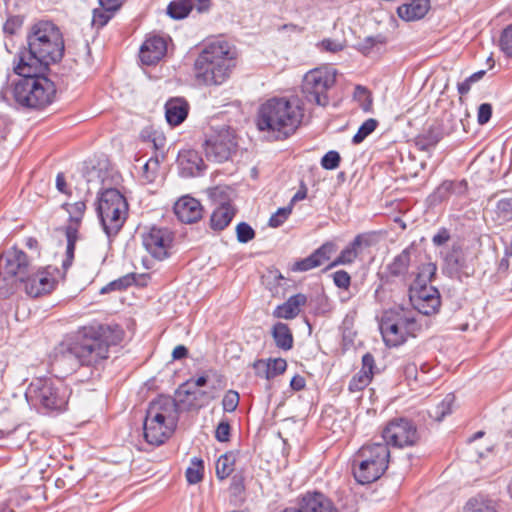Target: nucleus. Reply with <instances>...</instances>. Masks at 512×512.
Wrapping results in <instances>:
<instances>
[{"mask_svg": "<svg viewBox=\"0 0 512 512\" xmlns=\"http://www.w3.org/2000/svg\"><path fill=\"white\" fill-rule=\"evenodd\" d=\"M119 340L110 326L83 328L54 347L51 365L63 374L72 373L80 366L96 365L108 358L109 347Z\"/></svg>", "mask_w": 512, "mask_h": 512, "instance_id": "nucleus-1", "label": "nucleus"}, {"mask_svg": "<svg viewBox=\"0 0 512 512\" xmlns=\"http://www.w3.org/2000/svg\"><path fill=\"white\" fill-rule=\"evenodd\" d=\"M28 51L22 52L19 59L34 69H47L50 63L61 60L64 41L60 29L50 21L35 23L27 37Z\"/></svg>", "mask_w": 512, "mask_h": 512, "instance_id": "nucleus-2", "label": "nucleus"}, {"mask_svg": "<svg viewBox=\"0 0 512 512\" xmlns=\"http://www.w3.org/2000/svg\"><path fill=\"white\" fill-rule=\"evenodd\" d=\"M45 69H34L19 59L14 66L16 74L21 78L11 85V93L15 102L30 109H43L54 100L56 89L54 83L43 75Z\"/></svg>", "mask_w": 512, "mask_h": 512, "instance_id": "nucleus-3", "label": "nucleus"}, {"mask_svg": "<svg viewBox=\"0 0 512 512\" xmlns=\"http://www.w3.org/2000/svg\"><path fill=\"white\" fill-rule=\"evenodd\" d=\"M235 53L226 41H213L205 45L197 56L193 74L198 85L219 86L229 77L234 63Z\"/></svg>", "mask_w": 512, "mask_h": 512, "instance_id": "nucleus-4", "label": "nucleus"}, {"mask_svg": "<svg viewBox=\"0 0 512 512\" xmlns=\"http://www.w3.org/2000/svg\"><path fill=\"white\" fill-rule=\"evenodd\" d=\"M302 116L297 104L285 98H273L260 106L256 125L260 131L270 132L276 139H285L297 130Z\"/></svg>", "mask_w": 512, "mask_h": 512, "instance_id": "nucleus-5", "label": "nucleus"}, {"mask_svg": "<svg viewBox=\"0 0 512 512\" xmlns=\"http://www.w3.org/2000/svg\"><path fill=\"white\" fill-rule=\"evenodd\" d=\"M178 421V405L170 396H159L147 409L143 424L144 438L151 445H161L173 434Z\"/></svg>", "mask_w": 512, "mask_h": 512, "instance_id": "nucleus-6", "label": "nucleus"}, {"mask_svg": "<svg viewBox=\"0 0 512 512\" xmlns=\"http://www.w3.org/2000/svg\"><path fill=\"white\" fill-rule=\"evenodd\" d=\"M27 402L36 409L62 411L68 398V387L60 379L35 378L25 392Z\"/></svg>", "mask_w": 512, "mask_h": 512, "instance_id": "nucleus-7", "label": "nucleus"}, {"mask_svg": "<svg viewBox=\"0 0 512 512\" xmlns=\"http://www.w3.org/2000/svg\"><path fill=\"white\" fill-rule=\"evenodd\" d=\"M379 328L385 344L388 347H398L408 338L416 337L421 326L411 312L399 309L384 312Z\"/></svg>", "mask_w": 512, "mask_h": 512, "instance_id": "nucleus-8", "label": "nucleus"}, {"mask_svg": "<svg viewBox=\"0 0 512 512\" xmlns=\"http://www.w3.org/2000/svg\"><path fill=\"white\" fill-rule=\"evenodd\" d=\"M128 211V202L117 189H106L100 194L97 212L103 230L109 238L121 230L127 220Z\"/></svg>", "mask_w": 512, "mask_h": 512, "instance_id": "nucleus-9", "label": "nucleus"}, {"mask_svg": "<svg viewBox=\"0 0 512 512\" xmlns=\"http://www.w3.org/2000/svg\"><path fill=\"white\" fill-rule=\"evenodd\" d=\"M359 458L358 475L354 478L360 484H368L378 480L388 469L390 450L386 444L370 443L357 451Z\"/></svg>", "mask_w": 512, "mask_h": 512, "instance_id": "nucleus-10", "label": "nucleus"}, {"mask_svg": "<svg viewBox=\"0 0 512 512\" xmlns=\"http://www.w3.org/2000/svg\"><path fill=\"white\" fill-rule=\"evenodd\" d=\"M33 268L22 250L11 248L0 254V297L6 298L10 295L14 284L17 281L22 283Z\"/></svg>", "mask_w": 512, "mask_h": 512, "instance_id": "nucleus-11", "label": "nucleus"}, {"mask_svg": "<svg viewBox=\"0 0 512 512\" xmlns=\"http://www.w3.org/2000/svg\"><path fill=\"white\" fill-rule=\"evenodd\" d=\"M337 71L330 66H322L308 71L302 82V93L305 99L319 106L328 104L327 92L336 81Z\"/></svg>", "mask_w": 512, "mask_h": 512, "instance_id": "nucleus-12", "label": "nucleus"}, {"mask_svg": "<svg viewBox=\"0 0 512 512\" xmlns=\"http://www.w3.org/2000/svg\"><path fill=\"white\" fill-rule=\"evenodd\" d=\"M384 444L396 448L411 447L417 444L419 433L416 425L406 418L390 420L382 430Z\"/></svg>", "mask_w": 512, "mask_h": 512, "instance_id": "nucleus-13", "label": "nucleus"}, {"mask_svg": "<svg viewBox=\"0 0 512 512\" xmlns=\"http://www.w3.org/2000/svg\"><path fill=\"white\" fill-rule=\"evenodd\" d=\"M235 147V136L228 128L215 131L204 144L206 157L219 163L228 160Z\"/></svg>", "mask_w": 512, "mask_h": 512, "instance_id": "nucleus-14", "label": "nucleus"}, {"mask_svg": "<svg viewBox=\"0 0 512 512\" xmlns=\"http://www.w3.org/2000/svg\"><path fill=\"white\" fill-rule=\"evenodd\" d=\"M62 207L69 214V224L65 229V234L67 238V257L63 261V268L66 270L68 269V267L71 266L74 257L75 243L78 239V228L85 214L86 204L84 201H77L72 204L64 203Z\"/></svg>", "mask_w": 512, "mask_h": 512, "instance_id": "nucleus-15", "label": "nucleus"}, {"mask_svg": "<svg viewBox=\"0 0 512 512\" xmlns=\"http://www.w3.org/2000/svg\"><path fill=\"white\" fill-rule=\"evenodd\" d=\"M172 241L173 234L167 228L152 226L142 234L145 249L158 260L168 256Z\"/></svg>", "mask_w": 512, "mask_h": 512, "instance_id": "nucleus-16", "label": "nucleus"}, {"mask_svg": "<svg viewBox=\"0 0 512 512\" xmlns=\"http://www.w3.org/2000/svg\"><path fill=\"white\" fill-rule=\"evenodd\" d=\"M410 300L418 312L427 316L436 313L441 305L439 291L426 285L420 289H410Z\"/></svg>", "mask_w": 512, "mask_h": 512, "instance_id": "nucleus-17", "label": "nucleus"}, {"mask_svg": "<svg viewBox=\"0 0 512 512\" xmlns=\"http://www.w3.org/2000/svg\"><path fill=\"white\" fill-rule=\"evenodd\" d=\"M24 290L31 297H39L42 294L51 292L56 284V279L50 272V267L46 269H32L26 279L23 280Z\"/></svg>", "mask_w": 512, "mask_h": 512, "instance_id": "nucleus-18", "label": "nucleus"}, {"mask_svg": "<svg viewBox=\"0 0 512 512\" xmlns=\"http://www.w3.org/2000/svg\"><path fill=\"white\" fill-rule=\"evenodd\" d=\"M167 52V43L163 37L150 36L142 44L139 52L140 60L145 65H153L160 61Z\"/></svg>", "mask_w": 512, "mask_h": 512, "instance_id": "nucleus-19", "label": "nucleus"}, {"mask_svg": "<svg viewBox=\"0 0 512 512\" xmlns=\"http://www.w3.org/2000/svg\"><path fill=\"white\" fill-rule=\"evenodd\" d=\"M203 208L201 203L190 196L179 198L174 204V213L183 223H195L202 217Z\"/></svg>", "mask_w": 512, "mask_h": 512, "instance_id": "nucleus-20", "label": "nucleus"}, {"mask_svg": "<svg viewBox=\"0 0 512 512\" xmlns=\"http://www.w3.org/2000/svg\"><path fill=\"white\" fill-rule=\"evenodd\" d=\"M307 303V296L302 293H298L290 296L283 304L278 305L274 311L273 316L279 319H294L300 312L301 308Z\"/></svg>", "mask_w": 512, "mask_h": 512, "instance_id": "nucleus-21", "label": "nucleus"}, {"mask_svg": "<svg viewBox=\"0 0 512 512\" xmlns=\"http://www.w3.org/2000/svg\"><path fill=\"white\" fill-rule=\"evenodd\" d=\"M301 512H338L333 502L322 493H308L301 502Z\"/></svg>", "mask_w": 512, "mask_h": 512, "instance_id": "nucleus-22", "label": "nucleus"}, {"mask_svg": "<svg viewBox=\"0 0 512 512\" xmlns=\"http://www.w3.org/2000/svg\"><path fill=\"white\" fill-rule=\"evenodd\" d=\"M236 209L230 202H223L218 205L210 216V228L214 231L224 230L232 221Z\"/></svg>", "mask_w": 512, "mask_h": 512, "instance_id": "nucleus-23", "label": "nucleus"}, {"mask_svg": "<svg viewBox=\"0 0 512 512\" xmlns=\"http://www.w3.org/2000/svg\"><path fill=\"white\" fill-rule=\"evenodd\" d=\"M430 10V0H412L398 7V16L405 21L422 19Z\"/></svg>", "mask_w": 512, "mask_h": 512, "instance_id": "nucleus-24", "label": "nucleus"}, {"mask_svg": "<svg viewBox=\"0 0 512 512\" xmlns=\"http://www.w3.org/2000/svg\"><path fill=\"white\" fill-rule=\"evenodd\" d=\"M189 105L183 98H172L165 104V117L171 126L181 124L188 115Z\"/></svg>", "mask_w": 512, "mask_h": 512, "instance_id": "nucleus-25", "label": "nucleus"}, {"mask_svg": "<svg viewBox=\"0 0 512 512\" xmlns=\"http://www.w3.org/2000/svg\"><path fill=\"white\" fill-rule=\"evenodd\" d=\"M445 271L451 277H459L460 273L466 268V257L463 249L459 245H453L451 250L446 255L445 259Z\"/></svg>", "mask_w": 512, "mask_h": 512, "instance_id": "nucleus-26", "label": "nucleus"}, {"mask_svg": "<svg viewBox=\"0 0 512 512\" xmlns=\"http://www.w3.org/2000/svg\"><path fill=\"white\" fill-rule=\"evenodd\" d=\"M375 368V360L372 354L366 353L362 357V367L354 377V390H361L365 388L372 380Z\"/></svg>", "mask_w": 512, "mask_h": 512, "instance_id": "nucleus-27", "label": "nucleus"}, {"mask_svg": "<svg viewBox=\"0 0 512 512\" xmlns=\"http://www.w3.org/2000/svg\"><path fill=\"white\" fill-rule=\"evenodd\" d=\"M492 220L499 226L512 223V195L496 202L492 211Z\"/></svg>", "mask_w": 512, "mask_h": 512, "instance_id": "nucleus-28", "label": "nucleus"}, {"mask_svg": "<svg viewBox=\"0 0 512 512\" xmlns=\"http://www.w3.org/2000/svg\"><path fill=\"white\" fill-rule=\"evenodd\" d=\"M271 334L278 348L288 351L293 347V335L287 324L277 322L273 325Z\"/></svg>", "mask_w": 512, "mask_h": 512, "instance_id": "nucleus-29", "label": "nucleus"}, {"mask_svg": "<svg viewBox=\"0 0 512 512\" xmlns=\"http://www.w3.org/2000/svg\"><path fill=\"white\" fill-rule=\"evenodd\" d=\"M378 242V235L375 232L359 234L354 238V258L359 254L367 253L368 259H372L371 248Z\"/></svg>", "mask_w": 512, "mask_h": 512, "instance_id": "nucleus-30", "label": "nucleus"}, {"mask_svg": "<svg viewBox=\"0 0 512 512\" xmlns=\"http://www.w3.org/2000/svg\"><path fill=\"white\" fill-rule=\"evenodd\" d=\"M467 191V182L465 180L461 181H444L435 191V196L439 198V200L443 201L447 199L450 195H463Z\"/></svg>", "mask_w": 512, "mask_h": 512, "instance_id": "nucleus-31", "label": "nucleus"}, {"mask_svg": "<svg viewBox=\"0 0 512 512\" xmlns=\"http://www.w3.org/2000/svg\"><path fill=\"white\" fill-rule=\"evenodd\" d=\"M354 102L364 113H373L374 97L372 91L362 85L354 86Z\"/></svg>", "mask_w": 512, "mask_h": 512, "instance_id": "nucleus-32", "label": "nucleus"}, {"mask_svg": "<svg viewBox=\"0 0 512 512\" xmlns=\"http://www.w3.org/2000/svg\"><path fill=\"white\" fill-rule=\"evenodd\" d=\"M455 402L454 394L450 393L445 396V398L438 403L436 406L431 408L428 413L431 418L436 421H441L452 412V407Z\"/></svg>", "mask_w": 512, "mask_h": 512, "instance_id": "nucleus-33", "label": "nucleus"}, {"mask_svg": "<svg viewBox=\"0 0 512 512\" xmlns=\"http://www.w3.org/2000/svg\"><path fill=\"white\" fill-rule=\"evenodd\" d=\"M410 248L404 249L397 255L393 262L389 265L391 275L400 276L407 273L410 264Z\"/></svg>", "mask_w": 512, "mask_h": 512, "instance_id": "nucleus-34", "label": "nucleus"}, {"mask_svg": "<svg viewBox=\"0 0 512 512\" xmlns=\"http://www.w3.org/2000/svg\"><path fill=\"white\" fill-rule=\"evenodd\" d=\"M179 162L181 165H184L185 162L188 164L184 169H187L191 175L198 173L202 169L203 165L202 159L194 150H188L180 153Z\"/></svg>", "mask_w": 512, "mask_h": 512, "instance_id": "nucleus-35", "label": "nucleus"}, {"mask_svg": "<svg viewBox=\"0 0 512 512\" xmlns=\"http://www.w3.org/2000/svg\"><path fill=\"white\" fill-rule=\"evenodd\" d=\"M192 8V0H177L168 5L167 13L173 19H183L190 13Z\"/></svg>", "mask_w": 512, "mask_h": 512, "instance_id": "nucleus-36", "label": "nucleus"}, {"mask_svg": "<svg viewBox=\"0 0 512 512\" xmlns=\"http://www.w3.org/2000/svg\"><path fill=\"white\" fill-rule=\"evenodd\" d=\"M235 459L232 454L220 456L216 462V475L219 479H226L234 470Z\"/></svg>", "mask_w": 512, "mask_h": 512, "instance_id": "nucleus-37", "label": "nucleus"}, {"mask_svg": "<svg viewBox=\"0 0 512 512\" xmlns=\"http://www.w3.org/2000/svg\"><path fill=\"white\" fill-rule=\"evenodd\" d=\"M465 512H496V510L491 500L477 496L467 502Z\"/></svg>", "mask_w": 512, "mask_h": 512, "instance_id": "nucleus-38", "label": "nucleus"}, {"mask_svg": "<svg viewBox=\"0 0 512 512\" xmlns=\"http://www.w3.org/2000/svg\"><path fill=\"white\" fill-rule=\"evenodd\" d=\"M379 126V121L375 118L366 119L354 134V144L362 143Z\"/></svg>", "mask_w": 512, "mask_h": 512, "instance_id": "nucleus-39", "label": "nucleus"}, {"mask_svg": "<svg viewBox=\"0 0 512 512\" xmlns=\"http://www.w3.org/2000/svg\"><path fill=\"white\" fill-rule=\"evenodd\" d=\"M203 468V461L200 458H192L191 465L186 470L187 481L190 484L200 482L203 477Z\"/></svg>", "mask_w": 512, "mask_h": 512, "instance_id": "nucleus-40", "label": "nucleus"}, {"mask_svg": "<svg viewBox=\"0 0 512 512\" xmlns=\"http://www.w3.org/2000/svg\"><path fill=\"white\" fill-rule=\"evenodd\" d=\"M114 12L115 10L106 9L102 6H100V8H95L93 10V16L91 21L92 26L97 29L102 28L108 23Z\"/></svg>", "mask_w": 512, "mask_h": 512, "instance_id": "nucleus-41", "label": "nucleus"}, {"mask_svg": "<svg viewBox=\"0 0 512 512\" xmlns=\"http://www.w3.org/2000/svg\"><path fill=\"white\" fill-rule=\"evenodd\" d=\"M337 251V246L333 242H326L319 247L314 253V258L319 262V266L328 261Z\"/></svg>", "mask_w": 512, "mask_h": 512, "instance_id": "nucleus-42", "label": "nucleus"}, {"mask_svg": "<svg viewBox=\"0 0 512 512\" xmlns=\"http://www.w3.org/2000/svg\"><path fill=\"white\" fill-rule=\"evenodd\" d=\"M499 47L507 57L512 58V24L502 30L499 38Z\"/></svg>", "mask_w": 512, "mask_h": 512, "instance_id": "nucleus-43", "label": "nucleus"}, {"mask_svg": "<svg viewBox=\"0 0 512 512\" xmlns=\"http://www.w3.org/2000/svg\"><path fill=\"white\" fill-rule=\"evenodd\" d=\"M268 363V380L283 374L287 369V362L283 358H269Z\"/></svg>", "mask_w": 512, "mask_h": 512, "instance_id": "nucleus-44", "label": "nucleus"}, {"mask_svg": "<svg viewBox=\"0 0 512 512\" xmlns=\"http://www.w3.org/2000/svg\"><path fill=\"white\" fill-rule=\"evenodd\" d=\"M292 213L291 206L278 208L277 211L270 217L269 226L277 228L281 226Z\"/></svg>", "mask_w": 512, "mask_h": 512, "instance_id": "nucleus-45", "label": "nucleus"}, {"mask_svg": "<svg viewBox=\"0 0 512 512\" xmlns=\"http://www.w3.org/2000/svg\"><path fill=\"white\" fill-rule=\"evenodd\" d=\"M485 73L486 72L484 70H480L478 72L473 73L471 76L466 78L463 82L458 83L457 84L458 93L461 96L468 94V92L471 89L472 84L479 81L480 79H482V77L485 75Z\"/></svg>", "mask_w": 512, "mask_h": 512, "instance_id": "nucleus-46", "label": "nucleus"}, {"mask_svg": "<svg viewBox=\"0 0 512 512\" xmlns=\"http://www.w3.org/2000/svg\"><path fill=\"white\" fill-rule=\"evenodd\" d=\"M236 235L240 243H247L254 239L255 231L249 224L241 222L236 227Z\"/></svg>", "mask_w": 512, "mask_h": 512, "instance_id": "nucleus-47", "label": "nucleus"}, {"mask_svg": "<svg viewBox=\"0 0 512 512\" xmlns=\"http://www.w3.org/2000/svg\"><path fill=\"white\" fill-rule=\"evenodd\" d=\"M341 157L335 150L328 151L321 159V166L326 170H334L339 166Z\"/></svg>", "mask_w": 512, "mask_h": 512, "instance_id": "nucleus-48", "label": "nucleus"}, {"mask_svg": "<svg viewBox=\"0 0 512 512\" xmlns=\"http://www.w3.org/2000/svg\"><path fill=\"white\" fill-rule=\"evenodd\" d=\"M316 267H319V262L314 258L313 254H311L304 259L296 261L291 269L294 272H305Z\"/></svg>", "mask_w": 512, "mask_h": 512, "instance_id": "nucleus-49", "label": "nucleus"}, {"mask_svg": "<svg viewBox=\"0 0 512 512\" xmlns=\"http://www.w3.org/2000/svg\"><path fill=\"white\" fill-rule=\"evenodd\" d=\"M239 394L234 390H229L223 397L222 405L226 412H233L239 404Z\"/></svg>", "mask_w": 512, "mask_h": 512, "instance_id": "nucleus-50", "label": "nucleus"}, {"mask_svg": "<svg viewBox=\"0 0 512 512\" xmlns=\"http://www.w3.org/2000/svg\"><path fill=\"white\" fill-rule=\"evenodd\" d=\"M492 116V106L489 103H483L478 108L477 121L480 125L489 122Z\"/></svg>", "mask_w": 512, "mask_h": 512, "instance_id": "nucleus-51", "label": "nucleus"}, {"mask_svg": "<svg viewBox=\"0 0 512 512\" xmlns=\"http://www.w3.org/2000/svg\"><path fill=\"white\" fill-rule=\"evenodd\" d=\"M333 280L337 287L348 289L351 278L346 271L339 270L334 273Z\"/></svg>", "mask_w": 512, "mask_h": 512, "instance_id": "nucleus-52", "label": "nucleus"}, {"mask_svg": "<svg viewBox=\"0 0 512 512\" xmlns=\"http://www.w3.org/2000/svg\"><path fill=\"white\" fill-rule=\"evenodd\" d=\"M22 19L18 16H13L7 19L3 29L5 33L13 35L22 26Z\"/></svg>", "mask_w": 512, "mask_h": 512, "instance_id": "nucleus-53", "label": "nucleus"}, {"mask_svg": "<svg viewBox=\"0 0 512 512\" xmlns=\"http://www.w3.org/2000/svg\"><path fill=\"white\" fill-rule=\"evenodd\" d=\"M230 436V425L226 421H222L218 424L216 431H215V437L220 442H226L229 440Z\"/></svg>", "mask_w": 512, "mask_h": 512, "instance_id": "nucleus-54", "label": "nucleus"}, {"mask_svg": "<svg viewBox=\"0 0 512 512\" xmlns=\"http://www.w3.org/2000/svg\"><path fill=\"white\" fill-rule=\"evenodd\" d=\"M344 43L332 39H324L320 43V47L328 52L336 53L344 48Z\"/></svg>", "mask_w": 512, "mask_h": 512, "instance_id": "nucleus-55", "label": "nucleus"}, {"mask_svg": "<svg viewBox=\"0 0 512 512\" xmlns=\"http://www.w3.org/2000/svg\"><path fill=\"white\" fill-rule=\"evenodd\" d=\"M252 367L255 371V375L268 380V363L267 360L258 359L253 362Z\"/></svg>", "mask_w": 512, "mask_h": 512, "instance_id": "nucleus-56", "label": "nucleus"}, {"mask_svg": "<svg viewBox=\"0 0 512 512\" xmlns=\"http://www.w3.org/2000/svg\"><path fill=\"white\" fill-rule=\"evenodd\" d=\"M135 278L133 275H126L116 281H113L109 284V287L112 290H121L130 286L134 282Z\"/></svg>", "mask_w": 512, "mask_h": 512, "instance_id": "nucleus-57", "label": "nucleus"}, {"mask_svg": "<svg viewBox=\"0 0 512 512\" xmlns=\"http://www.w3.org/2000/svg\"><path fill=\"white\" fill-rule=\"evenodd\" d=\"M352 249L346 247L341 254L328 266V268L335 267L340 264H346L352 260Z\"/></svg>", "mask_w": 512, "mask_h": 512, "instance_id": "nucleus-58", "label": "nucleus"}, {"mask_svg": "<svg viewBox=\"0 0 512 512\" xmlns=\"http://www.w3.org/2000/svg\"><path fill=\"white\" fill-rule=\"evenodd\" d=\"M450 239V233L446 228L440 229L437 234L432 238V242L436 246H441L447 243Z\"/></svg>", "mask_w": 512, "mask_h": 512, "instance_id": "nucleus-59", "label": "nucleus"}, {"mask_svg": "<svg viewBox=\"0 0 512 512\" xmlns=\"http://www.w3.org/2000/svg\"><path fill=\"white\" fill-rule=\"evenodd\" d=\"M351 321L348 317H346L343 321V326H342V329H343V347L344 349H349L350 347V344L352 343V339H351V332H350V328H349V325H350Z\"/></svg>", "mask_w": 512, "mask_h": 512, "instance_id": "nucleus-60", "label": "nucleus"}, {"mask_svg": "<svg viewBox=\"0 0 512 512\" xmlns=\"http://www.w3.org/2000/svg\"><path fill=\"white\" fill-rule=\"evenodd\" d=\"M377 43L379 44H384L385 43V38L378 35L377 37H367L365 39V44L360 46V50L363 52V53H368V50L370 48H372L374 45H376Z\"/></svg>", "mask_w": 512, "mask_h": 512, "instance_id": "nucleus-61", "label": "nucleus"}, {"mask_svg": "<svg viewBox=\"0 0 512 512\" xmlns=\"http://www.w3.org/2000/svg\"><path fill=\"white\" fill-rule=\"evenodd\" d=\"M188 350L184 345L176 346L172 351V358L174 360L183 359L187 356Z\"/></svg>", "mask_w": 512, "mask_h": 512, "instance_id": "nucleus-62", "label": "nucleus"}, {"mask_svg": "<svg viewBox=\"0 0 512 512\" xmlns=\"http://www.w3.org/2000/svg\"><path fill=\"white\" fill-rule=\"evenodd\" d=\"M290 386L295 391H300L305 387V379L302 376L296 375L291 379Z\"/></svg>", "mask_w": 512, "mask_h": 512, "instance_id": "nucleus-63", "label": "nucleus"}, {"mask_svg": "<svg viewBox=\"0 0 512 512\" xmlns=\"http://www.w3.org/2000/svg\"><path fill=\"white\" fill-rule=\"evenodd\" d=\"M66 180L63 173H58L56 177V188L59 192L69 194L66 190Z\"/></svg>", "mask_w": 512, "mask_h": 512, "instance_id": "nucleus-64", "label": "nucleus"}]
</instances>
